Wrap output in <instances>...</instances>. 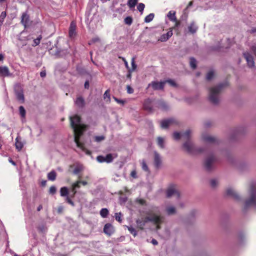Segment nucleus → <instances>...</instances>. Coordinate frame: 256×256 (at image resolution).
Masks as SVG:
<instances>
[{"instance_id":"f257e3e1","label":"nucleus","mask_w":256,"mask_h":256,"mask_svg":"<svg viewBox=\"0 0 256 256\" xmlns=\"http://www.w3.org/2000/svg\"><path fill=\"white\" fill-rule=\"evenodd\" d=\"M70 126L74 132V141L78 148L84 150V144L80 141L81 136L86 128V126L82 124L81 118L80 116L76 114L70 117Z\"/></svg>"},{"instance_id":"f03ea898","label":"nucleus","mask_w":256,"mask_h":256,"mask_svg":"<svg viewBox=\"0 0 256 256\" xmlns=\"http://www.w3.org/2000/svg\"><path fill=\"white\" fill-rule=\"evenodd\" d=\"M158 208H155L146 212V220L147 221L152 222L156 226V229H160V224H162L164 220V217L160 214V212L157 210Z\"/></svg>"},{"instance_id":"7ed1b4c3","label":"nucleus","mask_w":256,"mask_h":256,"mask_svg":"<svg viewBox=\"0 0 256 256\" xmlns=\"http://www.w3.org/2000/svg\"><path fill=\"white\" fill-rule=\"evenodd\" d=\"M190 133L191 131L188 130H186L182 134V136L184 139L188 140L184 144V148L188 152L192 154L202 152L204 150L203 148H196L194 147L192 144L190 142L188 141L190 138Z\"/></svg>"},{"instance_id":"20e7f679","label":"nucleus","mask_w":256,"mask_h":256,"mask_svg":"<svg viewBox=\"0 0 256 256\" xmlns=\"http://www.w3.org/2000/svg\"><path fill=\"white\" fill-rule=\"evenodd\" d=\"M158 108L162 110H166L168 108V105L164 101L160 100L154 103L150 100V98H147L144 103L143 108L146 110H147L149 112H152L153 111L152 106Z\"/></svg>"},{"instance_id":"39448f33","label":"nucleus","mask_w":256,"mask_h":256,"mask_svg":"<svg viewBox=\"0 0 256 256\" xmlns=\"http://www.w3.org/2000/svg\"><path fill=\"white\" fill-rule=\"evenodd\" d=\"M250 198L245 202L244 209L246 210L251 206H256V184H252L250 188Z\"/></svg>"},{"instance_id":"423d86ee","label":"nucleus","mask_w":256,"mask_h":256,"mask_svg":"<svg viewBox=\"0 0 256 256\" xmlns=\"http://www.w3.org/2000/svg\"><path fill=\"white\" fill-rule=\"evenodd\" d=\"M228 86V82H225L211 88L210 90V96H215V95L220 94Z\"/></svg>"},{"instance_id":"0eeeda50","label":"nucleus","mask_w":256,"mask_h":256,"mask_svg":"<svg viewBox=\"0 0 256 256\" xmlns=\"http://www.w3.org/2000/svg\"><path fill=\"white\" fill-rule=\"evenodd\" d=\"M165 85V82L164 81H152L148 85V88H152L154 90H162Z\"/></svg>"},{"instance_id":"6e6552de","label":"nucleus","mask_w":256,"mask_h":256,"mask_svg":"<svg viewBox=\"0 0 256 256\" xmlns=\"http://www.w3.org/2000/svg\"><path fill=\"white\" fill-rule=\"evenodd\" d=\"M116 156V154H114V156L112 154H106V156H98L96 157V160L98 162L101 163L104 162L106 163H110L113 161L114 158Z\"/></svg>"},{"instance_id":"1a4fd4ad","label":"nucleus","mask_w":256,"mask_h":256,"mask_svg":"<svg viewBox=\"0 0 256 256\" xmlns=\"http://www.w3.org/2000/svg\"><path fill=\"white\" fill-rule=\"evenodd\" d=\"M177 124H178V122L176 119L170 118L162 120L160 122V126L162 128H167L170 126Z\"/></svg>"},{"instance_id":"9d476101","label":"nucleus","mask_w":256,"mask_h":256,"mask_svg":"<svg viewBox=\"0 0 256 256\" xmlns=\"http://www.w3.org/2000/svg\"><path fill=\"white\" fill-rule=\"evenodd\" d=\"M174 194H176L178 198L180 196V194L176 189L175 186L174 185H171L166 190V196L168 198H170Z\"/></svg>"},{"instance_id":"9b49d317","label":"nucleus","mask_w":256,"mask_h":256,"mask_svg":"<svg viewBox=\"0 0 256 256\" xmlns=\"http://www.w3.org/2000/svg\"><path fill=\"white\" fill-rule=\"evenodd\" d=\"M244 56L246 60L248 66L250 68L254 67V62L253 56L248 52H244Z\"/></svg>"},{"instance_id":"f8f14e48","label":"nucleus","mask_w":256,"mask_h":256,"mask_svg":"<svg viewBox=\"0 0 256 256\" xmlns=\"http://www.w3.org/2000/svg\"><path fill=\"white\" fill-rule=\"evenodd\" d=\"M214 160L215 158L213 156H211L206 158L204 162V166L208 171H210L212 170V165Z\"/></svg>"},{"instance_id":"ddd939ff","label":"nucleus","mask_w":256,"mask_h":256,"mask_svg":"<svg viewBox=\"0 0 256 256\" xmlns=\"http://www.w3.org/2000/svg\"><path fill=\"white\" fill-rule=\"evenodd\" d=\"M114 228L110 224H106L104 228V232L108 236H111L114 232Z\"/></svg>"},{"instance_id":"4468645a","label":"nucleus","mask_w":256,"mask_h":256,"mask_svg":"<svg viewBox=\"0 0 256 256\" xmlns=\"http://www.w3.org/2000/svg\"><path fill=\"white\" fill-rule=\"evenodd\" d=\"M30 21L29 16L26 12L23 13L21 17V23L25 28L28 26Z\"/></svg>"},{"instance_id":"2eb2a0df","label":"nucleus","mask_w":256,"mask_h":256,"mask_svg":"<svg viewBox=\"0 0 256 256\" xmlns=\"http://www.w3.org/2000/svg\"><path fill=\"white\" fill-rule=\"evenodd\" d=\"M172 28H170L166 34H162L159 38V40L164 42H166L172 35Z\"/></svg>"},{"instance_id":"dca6fc26","label":"nucleus","mask_w":256,"mask_h":256,"mask_svg":"<svg viewBox=\"0 0 256 256\" xmlns=\"http://www.w3.org/2000/svg\"><path fill=\"white\" fill-rule=\"evenodd\" d=\"M14 90L16 96H24L23 89L20 84H17L14 85Z\"/></svg>"},{"instance_id":"f3484780","label":"nucleus","mask_w":256,"mask_h":256,"mask_svg":"<svg viewBox=\"0 0 256 256\" xmlns=\"http://www.w3.org/2000/svg\"><path fill=\"white\" fill-rule=\"evenodd\" d=\"M0 75L4 77L10 76L11 74L10 72L9 69L6 66H0Z\"/></svg>"},{"instance_id":"a211bd4d","label":"nucleus","mask_w":256,"mask_h":256,"mask_svg":"<svg viewBox=\"0 0 256 256\" xmlns=\"http://www.w3.org/2000/svg\"><path fill=\"white\" fill-rule=\"evenodd\" d=\"M76 24L74 22H72L70 23L69 29V36L70 38H72L76 36Z\"/></svg>"},{"instance_id":"6ab92c4d","label":"nucleus","mask_w":256,"mask_h":256,"mask_svg":"<svg viewBox=\"0 0 256 256\" xmlns=\"http://www.w3.org/2000/svg\"><path fill=\"white\" fill-rule=\"evenodd\" d=\"M226 195L230 196H232L236 200L239 199V196L238 194L232 188H228L226 191Z\"/></svg>"},{"instance_id":"aec40b11","label":"nucleus","mask_w":256,"mask_h":256,"mask_svg":"<svg viewBox=\"0 0 256 256\" xmlns=\"http://www.w3.org/2000/svg\"><path fill=\"white\" fill-rule=\"evenodd\" d=\"M154 165L156 168H158L160 166L162 163L161 158L160 154L157 152H154Z\"/></svg>"},{"instance_id":"412c9836","label":"nucleus","mask_w":256,"mask_h":256,"mask_svg":"<svg viewBox=\"0 0 256 256\" xmlns=\"http://www.w3.org/2000/svg\"><path fill=\"white\" fill-rule=\"evenodd\" d=\"M20 139L21 138L20 136H17L16 138L15 146L16 149L18 152L20 151L24 146V144L20 141Z\"/></svg>"},{"instance_id":"4be33fe9","label":"nucleus","mask_w":256,"mask_h":256,"mask_svg":"<svg viewBox=\"0 0 256 256\" xmlns=\"http://www.w3.org/2000/svg\"><path fill=\"white\" fill-rule=\"evenodd\" d=\"M202 139L204 142L208 143H215L216 142L215 138L208 135L202 136Z\"/></svg>"},{"instance_id":"5701e85b","label":"nucleus","mask_w":256,"mask_h":256,"mask_svg":"<svg viewBox=\"0 0 256 256\" xmlns=\"http://www.w3.org/2000/svg\"><path fill=\"white\" fill-rule=\"evenodd\" d=\"M188 30L192 34L196 33L198 29V27L196 24L194 22H192L190 23V24L188 26Z\"/></svg>"},{"instance_id":"b1692460","label":"nucleus","mask_w":256,"mask_h":256,"mask_svg":"<svg viewBox=\"0 0 256 256\" xmlns=\"http://www.w3.org/2000/svg\"><path fill=\"white\" fill-rule=\"evenodd\" d=\"M136 224L142 230L144 228V226L148 222H150V221H147L146 220V216L144 218L143 220H136Z\"/></svg>"},{"instance_id":"393cba45","label":"nucleus","mask_w":256,"mask_h":256,"mask_svg":"<svg viewBox=\"0 0 256 256\" xmlns=\"http://www.w3.org/2000/svg\"><path fill=\"white\" fill-rule=\"evenodd\" d=\"M75 103L79 108H82L85 104L84 100L82 97H78Z\"/></svg>"},{"instance_id":"a878e982","label":"nucleus","mask_w":256,"mask_h":256,"mask_svg":"<svg viewBox=\"0 0 256 256\" xmlns=\"http://www.w3.org/2000/svg\"><path fill=\"white\" fill-rule=\"evenodd\" d=\"M168 18L172 22H176V12L173 11H170L167 14Z\"/></svg>"},{"instance_id":"bb28decb","label":"nucleus","mask_w":256,"mask_h":256,"mask_svg":"<svg viewBox=\"0 0 256 256\" xmlns=\"http://www.w3.org/2000/svg\"><path fill=\"white\" fill-rule=\"evenodd\" d=\"M60 194L62 196H68V190L67 187L64 186L60 188Z\"/></svg>"},{"instance_id":"cd10ccee","label":"nucleus","mask_w":256,"mask_h":256,"mask_svg":"<svg viewBox=\"0 0 256 256\" xmlns=\"http://www.w3.org/2000/svg\"><path fill=\"white\" fill-rule=\"evenodd\" d=\"M208 100L213 104H217L220 102L219 97H208Z\"/></svg>"},{"instance_id":"c85d7f7f","label":"nucleus","mask_w":256,"mask_h":256,"mask_svg":"<svg viewBox=\"0 0 256 256\" xmlns=\"http://www.w3.org/2000/svg\"><path fill=\"white\" fill-rule=\"evenodd\" d=\"M56 174L54 171L50 172L48 174V178L49 180L54 181L56 178Z\"/></svg>"},{"instance_id":"c756f323","label":"nucleus","mask_w":256,"mask_h":256,"mask_svg":"<svg viewBox=\"0 0 256 256\" xmlns=\"http://www.w3.org/2000/svg\"><path fill=\"white\" fill-rule=\"evenodd\" d=\"M154 16V14L153 13H150L148 15L146 16L144 18V22L148 23L150 22L152 20Z\"/></svg>"},{"instance_id":"7c9ffc66","label":"nucleus","mask_w":256,"mask_h":256,"mask_svg":"<svg viewBox=\"0 0 256 256\" xmlns=\"http://www.w3.org/2000/svg\"><path fill=\"white\" fill-rule=\"evenodd\" d=\"M108 214V210L107 208H103L100 211V214L102 218H106Z\"/></svg>"},{"instance_id":"2f4dec72","label":"nucleus","mask_w":256,"mask_h":256,"mask_svg":"<svg viewBox=\"0 0 256 256\" xmlns=\"http://www.w3.org/2000/svg\"><path fill=\"white\" fill-rule=\"evenodd\" d=\"M158 144L160 148H164V140L162 137H158L157 138Z\"/></svg>"},{"instance_id":"473e14b6","label":"nucleus","mask_w":256,"mask_h":256,"mask_svg":"<svg viewBox=\"0 0 256 256\" xmlns=\"http://www.w3.org/2000/svg\"><path fill=\"white\" fill-rule=\"evenodd\" d=\"M190 66L192 69H195L196 67V61L194 58H190Z\"/></svg>"},{"instance_id":"72a5a7b5","label":"nucleus","mask_w":256,"mask_h":256,"mask_svg":"<svg viewBox=\"0 0 256 256\" xmlns=\"http://www.w3.org/2000/svg\"><path fill=\"white\" fill-rule=\"evenodd\" d=\"M138 0H128V5L130 8H134L138 2Z\"/></svg>"},{"instance_id":"f704fd0d","label":"nucleus","mask_w":256,"mask_h":256,"mask_svg":"<svg viewBox=\"0 0 256 256\" xmlns=\"http://www.w3.org/2000/svg\"><path fill=\"white\" fill-rule=\"evenodd\" d=\"M167 214L168 215H171L174 214L176 212V209L173 206H170L166 208V210Z\"/></svg>"},{"instance_id":"c9c22d12","label":"nucleus","mask_w":256,"mask_h":256,"mask_svg":"<svg viewBox=\"0 0 256 256\" xmlns=\"http://www.w3.org/2000/svg\"><path fill=\"white\" fill-rule=\"evenodd\" d=\"M19 112L22 118H24L26 117V110L23 106L19 107Z\"/></svg>"},{"instance_id":"e433bc0d","label":"nucleus","mask_w":256,"mask_h":256,"mask_svg":"<svg viewBox=\"0 0 256 256\" xmlns=\"http://www.w3.org/2000/svg\"><path fill=\"white\" fill-rule=\"evenodd\" d=\"M6 16V12H2L0 15V25H2L4 22V20Z\"/></svg>"},{"instance_id":"4c0bfd02","label":"nucleus","mask_w":256,"mask_h":256,"mask_svg":"<svg viewBox=\"0 0 256 256\" xmlns=\"http://www.w3.org/2000/svg\"><path fill=\"white\" fill-rule=\"evenodd\" d=\"M128 229L130 233L132 234L134 236H136L137 235V232L133 227L129 226L128 228Z\"/></svg>"},{"instance_id":"58836bf2","label":"nucleus","mask_w":256,"mask_h":256,"mask_svg":"<svg viewBox=\"0 0 256 256\" xmlns=\"http://www.w3.org/2000/svg\"><path fill=\"white\" fill-rule=\"evenodd\" d=\"M114 100L118 104L123 106L126 102V100H120L118 98V97H112Z\"/></svg>"},{"instance_id":"ea45409f","label":"nucleus","mask_w":256,"mask_h":256,"mask_svg":"<svg viewBox=\"0 0 256 256\" xmlns=\"http://www.w3.org/2000/svg\"><path fill=\"white\" fill-rule=\"evenodd\" d=\"M164 82H165V84L166 83H168L170 86H174V87H175L176 86V84L175 81L172 80H164Z\"/></svg>"},{"instance_id":"a19ab883","label":"nucleus","mask_w":256,"mask_h":256,"mask_svg":"<svg viewBox=\"0 0 256 256\" xmlns=\"http://www.w3.org/2000/svg\"><path fill=\"white\" fill-rule=\"evenodd\" d=\"M82 170V168L80 166H76L74 171L73 173L75 174H78Z\"/></svg>"},{"instance_id":"79ce46f5","label":"nucleus","mask_w":256,"mask_h":256,"mask_svg":"<svg viewBox=\"0 0 256 256\" xmlns=\"http://www.w3.org/2000/svg\"><path fill=\"white\" fill-rule=\"evenodd\" d=\"M42 38V36H40L34 39V44H32V46H36L38 45L40 43Z\"/></svg>"},{"instance_id":"37998d69","label":"nucleus","mask_w":256,"mask_h":256,"mask_svg":"<svg viewBox=\"0 0 256 256\" xmlns=\"http://www.w3.org/2000/svg\"><path fill=\"white\" fill-rule=\"evenodd\" d=\"M80 180H77L76 182H74V184H72V186L76 189V188H79L80 187Z\"/></svg>"},{"instance_id":"c03bdc74","label":"nucleus","mask_w":256,"mask_h":256,"mask_svg":"<svg viewBox=\"0 0 256 256\" xmlns=\"http://www.w3.org/2000/svg\"><path fill=\"white\" fill-rule=\"evenodd\" d=\"M124 22L128 25H130L132 22V18L130 16H127L124 18Z\"/></svg>"},{"instance_id":"a18cd8bd","label":"nucleus","mask_w":256,"mask_h":256,"mask_svg":"<svg viewBox=\"0 0 256 256\" xmlns=\"http://www.w3.org/2000/svg\"><path fill=\"white\" fill-rule=\"evenodd\" d=\"M142 169L146 172H149L148 168L144 160H142Z\"/></svg>"},{"instance_id":"49530a36","label":"nucleus","mask_w":256,"mask_h":256,"mask_svg":"<svg viewBox=\"0 0 256 256\" xmlns=\"http://www.w3.org/2000/svg\"><path fill=\"white\" fill-rule=\"evenodd\" d=\"M214 73L212 71H210L206 74V78L207 80H211L214 77Z\"/></svg>"},{"instance_id":"de8ad7c7","label":"nucleus","mask_w":256,"mask_h":256,"mask_svg":"<svg viewBox=\"0 0 256 256\" xmlns=\"http://www.w3.org/2000/svg\"><path fill=\"white\" fill-rule=\"evenodd\" d=\"M105 139V136H96L94 137V140L96 142H100Z\"/></svg>"},{"instance_id":"09e8293b","label":"nucleus","mask_w":256,"mask_h":256,"mask_svg":"<svg viewBox=\"0 0 256 256\" xmlns=\"http://www.w3.org/2000/svg\"><path fill=\"white\" fill-rule=\"evenodd\" d=\"M131 64H132V68L131 69H129V70H130V71H134V70H135L136 68V64H135L134 58H132Z\"/></svg>"},{"instance_id":"8fccbe9b","label":"nucleus","mask_w":256,"mask_h":256,"mask_svg":"<svg viewBox=\"0 0 256 256\" xmlns=\"http://www.w3.org/2000/svg\"><path fill=\"white\" fill-rule=\"evenodd\" d=\"M195 98L196 97H186L184 100L188 104H191Z\"/></svg>"},{"instance_id":"3c124183","label":"nucleus","mask_w":256,"mask_h":256,"mask_svg":"<svg viewBox=\"0 0 256 256\" xmlns=\"http://www.w3.org/2000/svg\"><path fill=\"white\" fill-rule=\"evenodd\" d=\"M145 6L143 3H140L138 6L137 8L140 12H142Z\"/></svg>"},{"instance_id":"603ef678","label":"nucleus","mask_w":256,"mask_h":256,"mask_svg":"<svg viewBox=\"0 0 256 256\" xmlns=\"http://www.w3.org/2000/svg\"><path fill=\"white\" fill-rule=\"evenodd\" d=\"M56 188L55 186H51L49 190V193L51 194H56Z\"/></svg>"},{"instance_id":"864d4df0","label":"nucleus","mask_w":256,"mask_h":256,"mask_svg":"<svg viewBox=\"0 0 256 256\" xmlns=\"http://www.w3.org/2000/svg\"><path fill=\"white\" fill-rule=\"evenodd\" d=\"M66 202H68L72 206H74V202L70 198L69 196H68L66 197Z\"/></svg>"},{"instance_id":"5fc2aeb1","label":"nucleus","mask_w":256,"mask_h":256,"mask_svg":"<svg viewBox=\"0 0 256 256\" xmlns=\"http://www.w3.org/2000/svg\"><path fill=\"white\" fill-rule=\"evenodd\" d=\"M136 202L142 206L146 204V201L142 198L136 199Z\"/></svg>"},{"instance_id":"6e6d98bb","label":"nucleus","mask_w":256,"mask_h":256,"mask_svg":"<svg viewBox=\"0 0 256 256\" xmlns=\"http://www.w3.org/2000/svg\"><path fill=\"white\" fill-rule=\"evenodd\" d=\"M173 137L174 139L178 140L180 138V134L178 132H174L173 134Z\"/></svg>"},{"instance_id":"4d7b16f0","label":"nucleus","mask_w":256,"mask_h":256,"mask_svg":"<svg viewBox=\"0 0 256 256\" xmlns=\"http://www.w3.org/2000/svg\"><path fill=\"white\" fill-rule=\"evenodd\" d=\"M210 184L212 187L214 188L218 184V182L216 181V180L212 179L210 180Z\"/></svg>"},{"instance_id":"13d9d810","label":"nucleus","mask_w":256,"mask_h":256,"mask_svg":"<svg viewBox=\"0 0 256 256\" xmlns=\"http://www.w3.org/2000/svg\"><path fill=\"white\" fill-rule=\"evenodd\" d=\"M116 220H118V222H122V219H121V214L120 213H116Z\"/></svg>"},{"instance_id":"bf43d9fd","label":"nucleus","mask_w":256,"mask_h":256,"mask_svg":"<svg viewBox=\"0 0 256 256\" xmlns=\"http://www.w3.org/2000/svg\"><path fill=\"white\" fill-rule=\"evenodd\" d=\"M72 194L70 195V197L72 198H73L74 197L76 194L77 192V191L76 190V189L73 188L72 186Z\"/></svg>"},{"instance_id":"052dcab7","label":"nucleus","mask_w":256,"mask_h":256,"mask_svg":"<svg viewBox=\"0 0 256 256\" xmlns=\"http://www.w3.org/2000/svg\"><path fill=\"white\" fill-rule=\"evenodd\" d=\"M127 92L128 94H132L134 92V90L132 88H131L130 86H128L126 87Z\"/></svg>"},{"instance_id":"680f3d73","label":"nucleus","mask_w":256,"mask_h":256,"mask_svg":"<svg viewBox=\"0 0 256 256\" xmlns=\"http://www.w3.org/2000/svg\"><path fill=\"white\" fill-rule=\"evenodd\" d=\"M130 176L134 178H137L136 172L135 170H132L130 173Z\"/></svg>"},{"instance_id":"e2e57ef3","label":"nucleus","mask_w":256,"mask_h":256,"mask_svg":"<svg viewBox=\"0 0 256 256\" xmlns=\"http://www.w3.org/2000/svg\"><path fill=\"white\" fill-rule=\"evenodd\" d=\"M175 22V24H174V26L172 28V30L174 28H176L178 27L180 25V22H178L177 20L176 22Z\"/></svg>"},{"instance_id":"0e129e2a","label":"nucleus","mask_w":256,"mask_h":256,"mask_svg":"<svg viewBox=\"0 0 256 256\" xmlns=\"http://www.w3.org/2000/svg\"><path fill=\"white\" fill-rule=\"evenodd\" d=\"M40 76L42 78H44L46 76V71H42L40 72Z\"/></svg>"},{"instance_id":"69168bd1","label":"nucleus","mask_w":256,"mask_h":256,"mask_svg":"<svg viewBox=\"0 0 256 256\" xmlns=\"http://www.w3.org/2000/svg\"><path fill=\"white\" fill-rule=\"evenodd\" d=\"M151 242L154 244V245H157L158 244V241L156 240V239H154L153 238L152 240V242Z\"/></svg>"},{"instance_id":"338daca9","label":"nucleus","mask_w":256,"mask_h":256,"mask_svg":"<svg viewBox=\"0 0 256 256\" xmlns=\"http://www.w3.org/2000/svg\"><path fill=\"white\" fill-rule=\"evenodd\" d=\"M63 207L62 206H59L58 209V213H61L63 211Z\"/></svg>"},{"instance_id":"774afa93","label":"nucleus","mask_w":256,"mask_h":256,"mask_svg":"<svg viewBox=\"0 0 256 256\" xmlns=\"http://www.w3.org/2000/svg\"><path fill=\"white\" fill-rule=\"evenodd\" d=\"M89 87V82L88 81H86L84 83V88H88Z\"/></svg>"}]
</instances>
